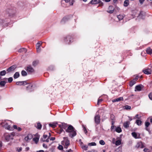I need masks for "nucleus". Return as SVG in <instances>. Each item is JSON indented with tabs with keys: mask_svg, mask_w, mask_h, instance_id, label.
I'll use <instances>...</instances> for the list:
<instances>
[{
	"mask_svg": "<svg viewBox=\"0 0 152 152\" xmlns=\"http://www.w3.org/2000/svg\"><path fill=\"white\" fill-rule=\"evenodd\" d=\"M26 70L28 72L31 73L34 72V69L31 66H28Z\"/></svg>",
	"mask_w": 152,
	"mask_h": 152,
	"instance_id": "1a4fd4ad",
	"label": "nucleus"
},
{
	"mask_svg": "<svg viewBox=\"0 0 152 152\" xmlns=\"http://www.w3.org/2000/svg\"><path fill=\"white\" fill-rule=\"evenodd\" d=\"M42 126V125L40 124V123H38L37 128V129H40L41 128Z\"/></svg>",
	"mask_w": 152,
	"mask_h": 152,
	"instance_id": "cd10ccee",
	"label": "nucleus"
},
{
	"mask_svg": "<svg viewBox=\"0 0 152 152\" xmlns=\"http://www.w3.org/2000/svg\"><path fill=\"white\" fill-rule=\"evenodd\" d=\"M92 4H99V6H102L103 5V3L100 0H92L90 2Z\"/></svg>",
	"mask_w": 152,
	"mask_h": 152,
	"instance_id": "f03ea898",
	"label": "nucleus"
},
{
	"mask_svg": "<svg viewBox=\"0 0 152 152\" xmlns=\"http://www.w3.org/2000/svg\"><path fill=\"white\" fill-rule=\"evenodd\" d=\"M121 142L120 140H118L116 141L115 145H119L121 144Z\"/></svg>",
	"mask_w": 152,
	"mask_h": 152,
	"instance_id": "72a5a7b5",
	"label": "nucleus"
},
{
	"mask_svg": "<svg viewBox=\"0 0 152 152\" xmlns=\"http://www.w3.org/2000/svg\"><path fill=\"white\" fill-rule=\"evenodd\" d=\"M107 12L110 13H112L113 12V10H109L107 11Z\"/></svg>",
	"mask_w": 152,
	"mask_h": 152,
	"instance_id": "603ef678",
	"label": "nucleus"
},
{
	"mask_svg": "<svg viewBox=\"0 0 152 152\" xmlns=\"http://www.w3.org/2000/svg\"><path fill=\"white\" fill-rule=\"evenodd\" d=\"M99 143L100 144L102 145H105V142L104 141L102 140H101L99 141Z\"/></svg>",
	"mask_w": 152,
	"mask_h": 152,
	"instance_id": "a19ab883",
	"label": "nucleus"
},
{
	"mask_svg": "<svg viewBox=\"0 0 152 152\" xmlns=\"http://www.w3.org/2000/svg\"><path fill=\"white\" fill-rule=\"evenodd\" d=\"M13 127L14 129H17L18 127L16 125H14L13 126Z\"/></svg>",
	"mask_w": 152,
	"mask_h": 152,
	"instance_id": "bf43d9fd",
	"label": "nucleus"
},
{
	"mask_svg": "<svg viewBox=\"0 0 152 152\" xmlns=\"http://www.w3.org/2000/svg\"><path fill=\"white\" fill-rule=\"evenodd\" d=\"M136 83V82L134 79L131 81L129 83V85L130 86H132Z\"/></svg>",
	"mask_w": 152,
	"mask_h": 152,
	"instance_id": "a211bd4d",
	"label": "nucleus"
},
{
	"mask_svg": "<svg viewBox=\"0 0 152 152\" xmlns=\"http://www.w3.org/2000/svg\"><path fill=\"white\" fill-rule=\"evenodd\" d=\"M142 86H143L142 85H139L136 86L135 88V91H140L141 90Z\"/></svg>",
	"mask_w": 152,
	"mask_h": 152,
	"instance_id": "9b49d317",
	"label": "nucleus"
},
{
	"mask_svg": "<svg viewBox=\"0 0 152 152\" xmlns=\"http://www.w3.org/2000/svg\"><path fill=\"white\" fill-rule=\"evenodd\" d=\"M66 131L69 133V136L71 137H73L76 135V132L75 129L72 126L69 125L66 129Z\"/></svg>",
	"mask_w": 152,
	"mask_h": 152,
	"instance_id": "f257e3e1",
	"label": "nucleus"
},
{
	"mask_svg": "<svg viewBox=\"0 0 152 152\" xmlns=\"http://www.w3.org/2000/svg\"><path fill=\"white\" fill-rule=\"evenodd\" d=\"M72 38L70 36H68L66 37L65 39V41L66 42V43L69 44L71 41Z\"/></svg>",
	"mask_w": 152,
	"mask_h": 152,
	"instance_id": "9d476101",
	"label": "nucleus"
},
{
	"mask_svg": "<svg viewBox=\"0 0 152 152\" xmlns=\"http://www.w3.org/2000/svg\"><path fill=\"white\" fill-rule=\"evenodd\" d=\"M32 138V136L31 134H29L28 136L25 138V140L28 141L29 140L31 139Z\"/></svg>",
	"mask_w": 152,
	"mask_h": 152,
	"instance_id": "ddd939ff",
	"label": "nucleus"
},
{
	"mask_svg": "<svg viewBox=\"0 0 152 152\" xmlns=\"http://www.w3.org/2000/svg\"><path fill=\"white\" fill-rule=\"evenodd\" d=\"M25 83L26 84H27L26 81H19L16 83V85H22L24 84Z\"/></svg>",
	"mask_w": 152,
	"mask_h": 152,
	"instance_id": "4468645a",
	"label": "nucleus"
},
{
	"mask_svg": "<svg viewBox=\"0 0 152 152\" xmlns=\"http://www.w3.org/2000/svg\"><path fill=\"white\" fill-rule=\"evenodd\" d=\"M21 75L23 76H25L27 75V73L24 70H23L21 72Z\"/></svg>",
	"mask_w": 152,
	"mask_h": 152,
	"instance_id": "c756f323",
	"label": "nucleus"
},
{
	"mask_svg": "<svg viewBox=\"0 0 152 152\" xmlns=\"http://www.w3.org/2000/svg\"><path fill=\"white\" fill-rule=\"evenodd\" d=\"M6 83V82L4 81H1L0 82V86L2 87L4 86H5Z\"/></svg>",
	"mask_w": 152,
	"mask_h": 152,
	"instance_id": "bb28decb",
	"label": "nucleus"
},
{
	"mask_svg": "<svg viewBox=\"0 0 152 152\" xmlns=\"http://www.w3.org/2000/svg\"><path fill=\"white\" fill-rule=\"evenodd\" d=\"M17 129L18 131H20L21 130V129L19 127H18Z\"/></svg>",
	"mask_w": 152,
	"mask_h": 152,
	"instance_id": "69168bd1",
	"label": "nucleus"
},
{
	"mask_svg": "<svg viewBox=\"0 0 152 152\" xmlns=\"http://www.w3.org/2000/svg\"><path fill=\"white\" fill-rule=\"evenodd\" d=\"M40 45H36V49L37 52L38 53H39L40 52L41 49L40 48Z\"/></svg>",
	"mask_w": 152,
	"mask_h": 152,
	"instance_id": "412c9836",
	"label": "nucleus"
},
{
	"mask_svg": "<svg viewBox=\"0 0 152 152\" xmlns=\"http://www.w3.org/2000/svg\"><path fill=\"white\" fill-rule=\"evenodd\" d=\"M142 121L139 119L137 120L136 121V123L138 126H140L141 124Z\"/></svg>",
	"mask_w": 152,
	"mask_h": 152,
	"instance_id": "6ab92c4d",
	"label": "nucleus"
},
{
	"mask_svg": "<svg viewBox=\"0 0 152 152\" xmlns=\"http://www.w3.org/2000/svg\"><path fill=\"white\" fill-rule=\"evenodd\" d=\"M94 121L97 124L100 123V116L99 115H96L94 117Z\"/></svg>",
	"mask_w": 152,
	"mask_h": 152,
	"instance_id": "39448f33",
	"label": "nucleus"
},
{
	"mask_svg": "<svg viewBox=\"0 0 152 152\" xmlns=\"http://www.w3.org/2000/svg\"><path fill=\"white\" fill-rule=\"evenodd\" d=\"M88 145L89 146H96V143L95 142H92L88 143Z\"/></svg>",
	"mask_w": 152,
	"mask_h": 152,
	"instance_id": "f704fd0d",
	"label": "nucleus"
},
{
	"mask_svg": "<svg viewBox=\"0 0 152 152\" xmlns=\"http://www.w3.org/2000/svg\"><path fill=\"white\" fill-rule=\"evenodd\" d=\"M58 148L59 150H61L63 149V148L62 145H60L58 146Z\"/></svg>",
	"mask_w": 152,
	"mask_h": 152,
	"instance_id": "49530a36",
	"label": "nucleus"
},
{
	"mask_svg": "<svg viewBox=\"0 0 152 152\" xmlns=\"http://www.w3.org/2000/svg\"><path fill=\"white\" fill-rule=\"evenodd\" d=\"M26 50L25 48H22L19 49L18 52H19L21 53L22 52H24L26 53Z\"/></svg>",
	"mask_w": 152,
	"mask_h": 152,
	"instance_id": "5701e85b",
	"label": "nucleus"
},
{
	"mask_svg": "<svg viewBox=\"0 0 152 152\" xmlns=\"http://www.w3.org/2000/svg\"><path fill=\"white\" fill-rule=\"evenodd\" d=\"M124 107L126 110H130L131 108V106L128 105H126L124 106Z\"/></svg>",
	"mask_w": 152,
	"mask_h": 152,
	"instance_id": "58836bf2",
	"label": "nucleus"
},
{
	"mask_svg": "<svg viewBox=\"0 0 152 152\" xmlns=\"http://www.w3.org/2000/svg\"><path fill=\"white\" fill-rule=\"evenodd\" d=\"M42 44V42L41 41L39 42L37 44V45H39L40 46Z\"/></svg>",
	"mask_w": 152,
	"mask_h": 152,
	"instance_id": "052dcab7",
	"label": "nucleus"
},
{
	"mask_svg": "<svg viewBox=\"0 0 152 152\" xmlns=\"http://www.w3.org/2000/svg\"><path fill=\"white\" fill-rule=\"evenodd\" d=\"M136 147L137 148H143L144 147V145L141 142H140L137 143Z\"/></svg>",
	"mask_w": 152,
	"mask_h": 152,
	"instance_id": "f8f14e48",
	"label": "nucleus"
},
{
	"mask_svg": "<svg viewBox=\"0 0 152 152\" xmlns=\"http://www.w3.org/2000/svg\"><path fill=\"white\" fill-rule=\"evenodd\" d=\"M83 127L84 132L86 134L87 133V131L86 128L84 126H83Z\"/></svg>",
	"mask_w": 152,
	"mask_h": 152,
	"instance_id": "37998d69",
	"label": "nucleus"
},
{
	"mask_svg": "<svg viewBox=\"0 0 152 152\" xmlns=\"http://www.w3.org/2000/svg\"><path fill=\"white\" fill-rule=\"evenodd\" d=\"M11 135H10L9 134L6 133L4 134V136L5 137V139L7 141H9L11 139H12L13 138L11 137Z\"/></svg>",
	"mask_w": 152,
	"mask_h": 152,
	"instance_id": "423d86ee",
	"label": "nucleus"
},
{
	"mask_svg": "<svg viewBox=\"0 0 152 152\" xmlns=\"http://www.w3.org/2000/svg\"><path fill=\"white\" fill-rule=\"evenodd\" d=\"M132 135L135 138H137V134L135 132H133L132 133Z\"/></svg>",
	"mask_w": 152,
	"mask_h": 152,
	"instance_id": "c9c22d12",
	"label": "nucleus"
},
{
	"mask_svg": "<svg viewBox=\"0 0 152 152\" xmlns=\"http://www.w3.org/2000/svg\"><path fill=\"white\" fill-rule=\"evenodd\" d=\"M19 76L20 74L19 72H16L14 75V78L15 79L19 77Z\"/></svg>",
	"mask_w": 152,
	"mask_h": 152,
	"instance_id": "f3484780",
	"label": "nucleus"
},
{
	"mask_svg": "<svg viewBox=\"0 0 152 152\" xmlns=\"http://www.w3.org/2000/svg\"><path fill=\"white\" fill-rule=\"evenodd\" d=\"M149 97L151 99H152V93H150L149 95Z\"/></svg>",
	"mask_w": 152,
	"mask_h": 152,
	"instance_id": "de8ad7c7",
	"label": "nucleus"
},
{
	"mask_svg": "<svg viewBox=\"0 0 152 152\" xmlns=\"http://www.w3.org/2000/svg\"><path fill=\"white\" fill-rule=\"evenodd\" d=\"M129 122L128 121H126L124 123V125L125 127L127 128L129 127Z\"/></svg>",
	"mask_w": 152,
	"mask_h": 152,
	"instance_id": "aec40b11",
	"label": "nucleus"
},
{
	"mask_svg": "<svg viewBox=\"0 0 152 152\" xmlns=\"http://www.w3.org/2000/svg\"><path fill=\"white\" fill-rule=\"evenodd\" d=\"M22 150V148L21 147H20L19 148H17V151L18 152H20Z\"/></svg>",
	"mask_w": 152,
	"mask_h": 152,
	"instance_id": "3c124183",
	"label": "nucleus"
},
{
	"mask_svg": "<svg viewBox=\"0 0 152 152\" xmlns=\"http://www.w3.org/2000/svg\"><path fill=\"white\" fill-rule=\"evenodd\" d=\"M49 125L50 126L54 128L56 126V124L55 123L50 124Z\"/></svg>",
	"mask_w": 152,
	"mask_h": 152,
	"instance_id": "473e14b6",
	"label": "nucleus"
},
{
	"mask_svg": "<svg viewBox=\"0 0 152 152\" xmlns=\"http://www.w3.org/2000/svg\"><path fill=\"white\" fill-rule=\"evenodd\" d=\"M145 152H149V149L147 148H145L143 150Z\"/></svg>",
	"mask_w": 152,
	"mask_h": 152,
	"instance_id": "864d4df0",
	"label": "nucleus"
},
{
	"mask_svg": "<svg viewBox=\"0 0 152 152\" xmlns=\"http://www.w3.org/2000/svg\"><path fill=\"white\" fill-rule=\"evenodd\" d=\"M150 118V121L151 122V123H152V118H149L148 119V120Z\"/></svg>",
	"mask_w": 152,
	"mask_h": 152,
	"instance_id": "774afa93",
	"label": "nucleus"
},
{
	"mask_svg": "<svg viewBox=\"0 0 152 152\" xmlns=\"http://www.w3.org/2000/svg\"><path fill=\"white\" fill-rule=\"evenodd\" d=\"M150 123L148 122H147V121H146L145 123V126L146 127H148L149 125H150Z\"/></svg>",
	"mask_w": 152,
	"mask_h": 152,
	"instance_id": "c03bdc74",
	"label": "nucleus"
},
{
	"mask_svg": "<svg viewBox=\"0 0 152 152\" xmlns=\"http://www.w3.org/2000/svg\"><path fill=\"white\" fill-rule=\"evenodd\" d=\"M50 139V140H52V141H53V140H55V137H50L49 139V140Z\"/></svg>",
	"mask_w": 152,
	"mask_h": 152,
	"instance_id": "09e8293b",
	"label": "nucleus"
},
{
	"mask_svg": "<svg viewBox=\"0 0 152 152\" xmlns=\"http://www.w3.org/2000/svg\"><path fill=\"white\" fill-rule=\"evenodd\" d=\"M10 135H11V137H12L13 138V137L15 135V133L14 132L11 133V134H9Z\"/></svg>",
	"mask_w": 152,
	"mask_h": 152,
	"instance_id": "8fccbe9b",
	"label": "nucleus"
},
{
	"mask_svg": "<svg viewBox=\"0 0 152 152\" xmlns=\"http://www.w3.org/2000/svg\"><path fill=\"white\" fill-rule=\"evenodd\" d=\"M141 118V116L140 115L138 114H137L134 118V119H135L136 118L140 119Z\"/></svg>",
	"mask_w": 152,
	"mask_h": 152,
	"instance_id": "e433bc0d",
	"label": "nucleus"
},
{
	"mask_svg": "<svg viewBox=\"0 0 152 152\" xmlns=\"http://www.w3.org/2000/svg\"><path fill=\"white\" fill-rule=\"evenodd\" d=\"M39 63V61H34L33 62L32 65L34 66H36Z\"/></svg>",
	"mask_w": 152,
	"mask_h": 152,
	"instance_id": "c85d7f7f",
	"label": "nucleus"
},
{
	"mask_svg": "<svg viewBox=\"0 0 152 152\" xmlns=\"http://www.w3.org/2000/svg\"><path fill=\"white\" fill-rule=\"evenodd\" d=\"M37 152H44V151L43 150H40L38 151H37Z\"/></svg>",
	"mask_w": 152,
	"mask_h": 152,
	"instance_id": "338daca9",
	"label": "nucleus"
},
{
	"mask_svg": "<svg viewBox=\"0 0 152 152\" xmlns=\"http://www.w3.org/2000/svg\"><path fill=\"white\" fill-rule=\"evenodd\" d=\"M123 100V97H120L118 98H117L116 99H113V102H119V101H122V100Z\"/></svg>",
	"mask_w": 152,
	"mask_h": 152,
	"instance_id": "2eb2a0df",
	"label": "nucleus"
},
{
	"mask_svg": "<svg viewBox=\"0 0 152 152\" xmlns=\"http://www.w3.org/2000/svg\"><path fill=\"white\" fill-rule=\"evenodd\" d=\"M28 86L26 87L28 90L30 89L32 87V85L31 83L28 84Z\"/></svg>",
	"mask_w": 152,
	"mask_h": 152,
	"instance_id": "2f4dec72",
	"label": "nucleus"
},
{
	"mask_svg": "<svg viewBox=\"0 0 152 152\" xmlns=\"http://www.w3.org/2000/svg\"><path fill=\"white\" fill-rule=\"evenodd\" d=\"M43 146L44 148H48L47 146L44 143L43 144Z\"/></svg>",
	"mask_w": 152,
	"mask_h": 152,
	"instance_id": "6e6d98bb",
	"label": "nucleus"
},
{
	"mask_svg": "<svg viewBox=\"0 0 152 152\" xmlns=\"http://www.w3.org/2000/svg\"><path fill=\"white\" fill-rule=\"evenodd\" d=\"M143 72L145 74L149 75L151 73V70L150 69H147L143 70Z\"/></svg>",
	"mask_w": 152,
	"mask_h": 152,
	"instance_id": "6e6552de",
	"label": "nucleus"
},
{
	"mask_svg": "<svg viewBox=\"0 0 152 152\" xmlns=\"http://www.w3.org/2000/svg\"><path fill=\"white\" fill-rule=\"evenodd\" d=\"M82 148L84 150L86 151L88 149V146L86 145H84L82 146Z\"/></svg>",
	"mask_w": 152,
	"mask_h": 152,
	"instance_id": "ea45409f",
	"label": "nucleus"
},
{
	"mask_svg": "<svg viewBox=\"0 0 152 152\" xmlns=\"http://www.w3.org/2000/svg\"><path fill=\"white\" fill-rule=\"evenodd\" d=\"M4 126L6 127L7 129L10 130H11V126L10 125H8V124L7 123H6L5 124Z\"/></svg>",
	"mask_w": 152,
	"mask_h": 152,
	"instance_id": "393cba45",
	"label": "nucleus"
},
{
	"mask_svg": "<svg viewBox=\"0 0 152 152\" xmlns=\"http://www.w3.org/2000/svg\"><path fill=\"white\" fill-rule=\"evenodd\" d=\"M16 67L15 65H12V66L10 67L9 68H8L7 69V71L8 72H13L16 68Z\"/></svg>",
	"mask_w": 152,
	"mask_h": 152,
	"instance_id": "0eeeda50",
	"label": "nucleus"
},
{
	"mask_svg": "<svg viewBox=\"0 0 152 152\" xmlns=\"http://www.w3.org/2000/svg\"><path fill=\"white\" fill-rule=\"evenodd\" d=\"M129 4V1L128 0H126L124 2V5L125 7L127 6Z\"/></svg>",
	"mask_w": 152,
	"mask_h": 152,
	"instance_id": "4be33fe9",
	"label": "nucleus"
},
{
	"mask_svg": "<svg viewBox=\"0 0 152 152\" xmlns=\"http://www.w3.org/2000/svg\"><path fill=\"white\" fill-rule=\"evenodd\" d=\"M6 74V71L5 70H3L0 72V75L4 76Z\"/></svg>",
	"mask_w": 152,
	"mask_h": 152,
	"instance_id": "a878e982",
	"label": "nucleus"
},
{
	"mask_svg": "<svg viewBox=\"0 0 152 152\" xmlns=\"http://www.w3.org/2000/svg\"><path fill=\"white\" fill-rule=\"evenodd\" d=\"M8 82L9 83H11L13 80V79L12 77H10L8 79Z\"/></svg>",
	"mask_w": 152,
	"mask_h": 152,
	"instance_id": "a18cd8bd",
	"label": "nucleus"
},
{
	"mask_svg": "<svg viewBox=\"0 0 152 152\" xmlns=\"http://www.w3.org/2000/svg\"><path fill=\"white\" fill-rule=\"evenodd\" d=\"M86 152H97V151L94 150H92L91 151H87Z\"/></svg>",
	"mask_w": 152,
	"mask_h": 152,
	"instance_id": "5fc2aeb1",
	"label": "nucleus"
},
{
	"mask_svg": "<svg viewBox=\"0 0 152 152\" xmlns=\"http://www.w3.org/2000/svg\"><path fill=\"white\" fill-rule=\"evenodd\" d=\"M64 140L63 142H65V146H64V148H67L68 146L69 145V141L68 140L67 137H64L63 138Z\"/></svg>",
	"mask_w": 152,
	"mask_h": 152,
	"instance_id": "20e7f679",
	"label": "nucleus"
},
{
	"mask_svg": "<svg viewBox=\"0 0 152 152\" xmlns=\"http://www.w3.org/2000/svg\"><path fill=\"white\" fill-rule=\"evenodd\" d=\"M102 101V99H98V102H97L98 104L99 105V102H101Z\"/></svg>",
	"mask_w": 152,
	"mask_h": 152,
	"instance_id": "13d9d810",
	"label": "nucleus"
},
{
	"mask_svg": "<svg viewBox=\"0 0 152 152\" xmlns=\"http://www.w3.org/2000/svg\"><path fill=\"white\" fill-rule=\"evenodd\" d=\"M146 52L148 54H152V50L150 47H149L147 49Z\"/></svg>",
	"mask_w": 152,
	"mask_h": 152,
	"instance_id": "dca6fc26",
	"label": "nucleus"
},
{
	"mask_svg": "<svg viewBox=\"0 0 152 152\" xmlns=\"http://www.w3.org/2000/svg\"><path fill=\"white\" fill-rule=\"evenodd\" d=\"M145 0H139V2L141 4H142Z\"/></svg>",
	"mask_w": 152,
	"mask_h": 152,
	"instance_id": "4d7b16f0",
	"label": "nucleus"
},
{
	"mask_svg": "<svg viewBox=\"0 0 152 152\" xmlns=\"http://www.w3.org/2000/svg\"><path fill=\"white\" fill-rule=\"evenodd\" d=\"M67 126V124L65 123L62 124V128L65 129Z\"/></svg>",
	"mask_w": 152,
	"mask_h": 152,
	"instance_id": "79ce46f5",
	"label": "nucleus"
},
{
	"mask_svg": "<svg viewBox=\"0 0 152 152\" xmlns=\"http://www.w3.org/2000/svg\"><path fill=\"white\" fill-rule=\"evenodd\" d=\"M48 137V135L44 134L43 137L41 138L40 140L43 142H49V139Z\"/></svg>",
	"mask_w": 152,
	"mask_h": 152,
	"instance_id": "7ed1b4c3",
	"label": "nucleus"
},
{
	"mask_svg": "<svg viewBox=\"0 0 152 152\" xmlns=\"http://www.w3.org/2000/svg\"><path fill=\"white\" fill-rule=\"evenodd\" d=\"M39 138L35 137L33 139V140L36 143H37L39 141Z\"/></svg>",
	"mask_w": 152,
	"mask_h": 152,
	"instance_id": "7c9ffc66",
	"label": "nucleus"
},
{
	"mask_svg": "<svg viewBox=\"0 0 152 152\" xmlns=\"http://www.w3.org/2000/svg\"><path fill=\"white\" fill-rule=\"evenodd\" d=\"M116 131L118 133H120L121 132V128L119 127H117L115 129Z\"/></svg>",
	"mask_w": 152,
	"mask_h": 152,
	"instance_id": "b1692460",
	"label": "nucleus"
},
{
	"mask_svg": "<svg viewBox=\"0 0 152 152\" xmlns=\"http://www.w3.org/2000/svg\"><path fill=\"white\" fill-rule=\"evenodd\" d=\"M138 79V76H136L135 78L134 79V80L136 82Z\"/></svg>",
	"mask_w": 152,
	"mask_h": 152,
	"instance_id": "680f3d73",
	"label": "nucleus"
},
{
	"mask_svg": "<svg viewBox=\"0 0 152 152\" xmlns=\"http://www.w3.org/2000/svg\"><path fill=\"white\" fill-rule=\"evenodd\" d=\"M62 123L61 124H59V126L61 128H62Z\"/></svg>",
	"mask_w": 152,
	"mask_h": 152,
	"instance_id": "e2e57ef3",
	"label": "nucleus"
},
{
	"mask_svg": "<svg viewBox=\"0 0 152 152\" xmlns=\"http://www.w3.org/2000/svg\"><path fill=\"white\" fill-rule=\"evenodd\" d=\"M72 150L71 149H69L68 150L66 151V152H72Z\"/></svg>",
	"mask_w": 152,
	"mask_h": 152,
	"instance_id": "0e129e2a",
	"label": "nucleus"
},
{
	"mask_svg": "<svg viewBox=\"0 0 152 152\" xmlns=\"http://www.w3.org/2000/svg\"><path fill=\"white\" fill-rule=\"evenodd\" d=\"M117 18H118L119 20H121L123 19L124 18V16L122 15H119L118 16Z\"/></svg>",
	"mask_w": 152,
	"mask_h": 152,
	"instance_id": "4c0bfd02",
	"label": "nucleus"
}]
</instances>
